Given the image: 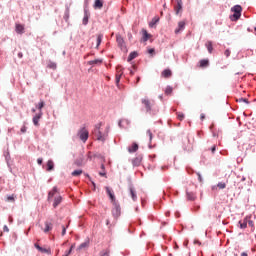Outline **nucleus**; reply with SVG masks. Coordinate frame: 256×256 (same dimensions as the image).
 <instances>
[{"instance_id":"1","label":"nucleus","mask_w":256,"mask_h":256,"mask_svg":"<svg viewBox=\"0 0 256 256\" xmlns=\"http://www.w3.org/2000/svg\"><path fill=\"white\" fill-rule=\"evenodd\" d=\"M231 11L234 14L230 16V19L232 21H239V19L241 18V12L243 11L241 5H235L234 7H232Z\"/></svg>"},{"instance_id":"2","label":"nucleus","mask_w":256,"mask_h":256,"mask_svg":"<svg viewBox=\"0 0 256 256\" xmlns=\"http://www.w3.org/2000/svg\"><path fill=\"white\" fill-rule=\"evenodd\" d=\"M141 104L143 105L146 113H151V111H153V101H151L148 97L142 98Z\"/></svg>"},{"instance_id":"3","label":"nucleus","mask_w":256,"mask_h":256,"mask_svg":"<svg viewBox=\"0 0 256 256\" xmlns=\"http://www.w3.org/2000/svg\"><path fill=\"white\" fill-rule=\"evenodd\" d=\"M112 205V216L114 219H119L121 217V205H119V202H113Z\"/></svg>"},{"instance_id":"4","label":"nucleus","mask_w":256,"mask_h":256,"mask_svg":"<svg viewBox=\"0 0 256 256\" xmlns=\"http://www.w3.org/2000/svg\"><path fill=\"white\" fill-rule=\"evenodd\" d=\"M78 137L81 141H83V143H87V139H89V131L86 130L85 127L81 128L78 131Z\"/></svg>"},{"instance_id":"5","label":"nucleus","mask_w":256,"mask_h":256,"mask_svg":"<svg viewBox=\"0 0 256 256\" xmlns=\"http://www.w3.org/2000/svg\"><path fill=\"white\" fill-rule=\"evenodd\" d=\"M109 135V126L106 127L104 132H99V134L96 136L97 141L105 142L107 139V136Z\"/></svg>"},{"instance_id":"6","label":"nucleus","mask_w":256,"mask_h":256,"mask_svg":"<svg viewBox=\"0 0 256 256\" xmlns=\"http://www.w3.org/2000/svg\"><path fill=\"white\" fill-rule=\"evenodd\" d=\"M89 17H91V13L89 12V9L87 7L84 8V17L82 20V25H88L89 24Z\"/></svg>"},{"instance_id":"7","label":"nucleus","mask_w":256,"mask_h":256,"mask_svg":"<svg viewBox=\"0 0 256 256\" xmlns=\"http://www.w3.org/2000/svg\"><path fill=\"white\" fill-rule=\"evenodd\" d=\"M107 195L110 197L112 203H117V199L115 198V193L109 188V186L105 187Z\"/></svg>"},{"instance_id":"8","label":"nucleus","mask_w":256,"mask_h":256,"mask_svg":"<svg viewBox=\"0 0 256 256\" xmlns=\"http://www.w3.org/2000/svg\"><path fill=\"white\" fill-rule=\"evenodd\" d=\"M177 5L174 6L176 15H179L183 11V0H176Z\"/></svg>"},{"instance_id":"9","label":"nucleus","mask_w":256,"mask_h":256,"mask_svg":"<svg viewBox=\"0 0 256 256\" xmlns=\"http://www.w3.org/2000/svg\"><path fill=\"white\" fill-rule=\"evenodd\" d=\"M41 117H43V111L38 112L33 117L32 121H33V124L35 125V127H39V120L41 119Z\"/></svg>"},{"instance_id":"10","label":"nucleus","mask_w":256,"mask_h":256,"mask_svg":"<svg viewBox=\"0 0 256 256\" xmlns=\"http://www.w3.org/2000/svg\"><path fill=\"white\" fill-rule=\"evenodd\" d=\"M129 193L132 200L137 201V191H135V187H133V185L129 186Z\"/></svg>"},{"instance_id":"11","label":"nucleus","mask_w":256,"mask_h":256,"mask_svg":"<svg viewBox=\"0 0 256 256\" xmlns=\"http://www.w3.org/2000/svg\"><path fill=\"white\" fill-rule=\"evenodd\" d=\"M44 225H45V228L43 229L44 233H49V231H53V223L46 221Z\"/></svg>"},{"instance_id":"12","label":"nucleus","mask_w":256,"mask_h":256,"mask_svg":"<svg viewBox=\"0 0 256 256\" xmlns=\"http://www.w3.org/2000/svg\"><path fill=\"white\" fill-rule=\"evenodd\" d=\"M121 66H117V74H116V85H119V82L121 81V76L123 75V72H121Z\"/></svg>"},{"instance_id":"13","label":"nucleus","mask_w":256,"mask_h":256,"mask_svg":"<svg viewBox=\"0 0 256 256\" xmlns=\"http://www.w3.org/2000/svg\"><path fill=\"white\" fill-rule=\"evenodd\" d=\"M185 30V22L184 21H180L178 23V27L175 29V33L176 35H178V33H181V31Z\"/></svg>"},{"instance_id":"14","label":"nucleus","mask_w":256,"mask_h":256,"mask_svg":"<svg viewBox=\"0 0 256 256\" xmlns=\"http://www.w3.org/2000/svg\"><path fill=\"white\" fill-rule=\"evenodd\" d=\"M62 201H63V197H61V196L55 197L54 202H53L54 209H57V207H59V205H61Z\"/></svg>"},{"instance_id":"15","label":"nucleus","mask_w":256,"mask_h":256,"mask_svg":"<svg viewBox=\"0 0 256 256\" xmlns=\"http://www.w3.org/2000/svg\"><path fill=\"white\" fill-rule=\"evenodd\" d=\"M139 150V145L137 143H133L132 146L128 147V153H136Z\"/></svg>"},{"instance_id":"16","label":"nucleus","mask_w":256,"mask_h":256,"mask_svg":"<svg viewBox=\"0 0 256 256\" xmlns=\"http://www.w3.org/2000/svg\"><path fill=\"white\" fill-rule=\"evenodd\" d=\"M116 41H117L119 47H121V49H123V47H125V40H123V37L121 35L116 36Z\"/></svg>"},{"instance_id":"17","label":"nucleus","mask_w":256,"mask_h":256,"mask_svg":"<svg viewBox=\"0 0 256 256\" xmlns=\"http://www.w3.org/2000/svg\"><path fill=\"white\" fill-rule=\"evenodd\" d=\"M143 160V158L141 157V156H138V157H136V158H134L133 160H132V165L134 166V167H139V165H141V161Z\"/></svg>"},{"instance_id":"18","label":"nucleus","mask_w":256,"mask_h":256,"mask_svg":"<svg viewBox=\"0 0 256 256\" xmlns=\"http://www.w3.org/2000/svg\"><path fill=\"white\" fill-rule=\"evenodd\" d=\"M93 7L94 9H103V0H95Z\"/></svg>"},{"instance_id":"19","label":"nucleus","mask_w":256,"mask_h":256,"mask_svg":"<svg viewBox=\"0 0 256 256\" xmlns=\"http://www.w3.org/2000/svg\"><path fill=\"white\" fill-rule=\"evenodd\" d=\"M69 17H70V10H69V6H66L65 12H64V16L63 19L66 23H69Z\"/></svg>"},{"instance_id":"20","label":"nucleus","mask_w":256,"mask_h":256,"mask_svg":"<svg viewBox=\"0 0 256 256\" xmlns=\"http://www.w3.org/2000/svg\"><path fill=\"white\" fill-rule=\"evenodd\" d=\"M75 165H77V167H81L82 165H85V159L83 158V156H80L75 160Z\"/></svg>"},{"instance_id":"21","label":"nucleus","mask_w":256,"mask_h":256,"mask_svg":"<svg viewBox=\"0 0 256 256\" xmlns=\"http://www.w3.org/2000/svg\"><path fill=\"white\" fill-rule=\"evenodd\" d=\"M186 195H187L188 201H195V199H197V196L193 192L187 191Z\"/></svg>"},{"instance_id":"22","label":"nucleus","mask_w":256,"mask_h":256,"mask_svg":"<svg viewBox=\"0 0 256 256\" xmlns=\"http://www.w3.org/2000/svg\"><path fill=\"white\" fill-rule=\"evenodd\" d=\"M53 169H55V163L53 160H48L46 171H53Z\"/></svg>"},{"instance_id":"23","label":"nucleus","mask_w":256,"mask_h":256,"mask_svg":"<svg viewBox=\"0 0 256 256\" xmlns=\"http://www.w3.org/2000/svg\"><path fill=\"white\" fill-rule=\"evenodd\" d=\"M209 66V59H202L200 60V67L205 69Z\"/></svg>"},{"instance_id":"24","label":"nucleus","mask_w":256,"mask_h":256,"mask_svg":"<svg viewBox=\"0 0 256 256\" xmlns=\"http://www.w3.org/2000/svg\"><path fill=\"white\" fill-rule=\"evenodd\" d=\"M101 131V123H98L95 125V128L93 130V135H95L96 137L99 135Z\"/></svg>"},{"instance_id":"25","label":"nucleus","mask_w":256,"mask_h":256,"mask_svg":"<svg viewBox=\"0 0 256 256\" xmlns=\"http://www.w3.org/2000/svg\"><path fill=\"white\" fill-rule=\"evenodd\" d=\"M103 63V59H95L88 61V65H101Z\"/></svg>"},{"instance_id":"26","label":"nucleus","mask_w":256,"mask_h":256,"mask_svg":"<svg viewBox=\"0 0 256 256\" xmlns=\"http://www.w3.org/2000/svg\"><path fill=\"white\" fill-rule=\"evenodd\" d=\"M208 53H213V42L211 41H207L205 44Z\"/></svg>"},{"instance_id":"27","label":"nucleus","mask_w":256,"mask_h":256,"mask_svg":"<svg viewBox=\"0 0 256 256\" xmlns=\"http://www.w3.org/2000/svg\"><path fill=\"white\" fill-rule=\"evenodd\" d=\"M218 189H225V183L220 182L217 186H212V191H217Z\"/></svg>"},{"instance_id":"28","label":"nucleus","mask_w":256,"mask_h":256,"mask_svg":"<svg viewBox=\"0 0 256 256\" xmlns=\"http://www.w3.org/2000/svg\"><path fill=\"white\" fill-rule=\"evenodd\" d=\"M143 33V41H149V39L151 38V34H149V32H147V30H142Z\"/></svg>"},{"instance_id":"29","label":"nucleus","mask_w":256,"mask_h":256,"mask_svg":"<svg viewBox=\"0 0 256 256\" xmlns=\"http://www.w3.org/2000/svg\"><path fill=\"white\" fill-rule=\"evenodd\" d=\"M159 21V17L156 16L154 17L151 22L149 23V27H151V29H153V27H155V25L157 24V22Z\"/></svg>"},{"instance_id":"30","label":"nucleus","mask_w":256,"mask_h":256,"mask_svg":"<svg viewBox=\"0 0 256 256\" xmlns=\"http://www.w3.org/2000/svg\"><path fill=\"white\" fill-rule=\"evenodd\" d=\"M43 107H45V101L40 100V102L36 105V109H38L39 113H41V111H43Z\"/></svg>"},{"instance_id":"31","label":"nucleus","mask_w":256,"mask_h":256,"mask_svg":"<svg viewBox=\"0 0 256 256\" xmlns=\"http://www.w3.org/2000/svg\"><path fill=\"white\" fill-rule=\"evenodd\" d=\"M172 73L169 69H165L163 72H162V76L165 77L166 79H169V77H171Z\"/></svg>"},{"instance_id":"32","label":"nucleus","mask_w":256,"mask_h":256,"mask_svg":"<svg viewBox=\"0 0 256 256\" xmlns=\"http://www.w3.org/2000/svg\"><path fill=\"white\" fill-rule=\"evenodd\" d=\"M55 193H57V186H54L52 191L48 193V199H51L52 197H55Z\"/></svg>"},{"instance_id":"33","label":"nucleus","mask_w":256,"mask_h":256,"mask_svg":"<svg viewBox=\"0 0 256 256\" xmlns=\"http://www.w3.org/2000/svg\"><path fill=\"white\" fill-rule=\"evenodd\" d=\"M87 247H89V240H87V241L81 243V244L79 245V247H78V250L81 251V249H85V248H87Z\"/></svg>"},{"instance_id":"34","label":"nucleus","mask_w":256,"mask_h":256,"mask_svg":"<svg viewBox=\"0 0 256 256\" xmlns=\"http://www.w3.org/2000/svg\"><path fill=\"white\" fill-rule=\"evenodd\" d=\"M23 31H25V28L23 27V25L17 24L16 25V33L21 34V33H23Z\"/></svg>"},{"instance_id":"35","label":"nucleus","mask_w":256,"mask_h":256,"mask_svg":"<svg viewBox=\"0 0 256 256\" xmlns=\"http://www.w3.org/2000/svg\"><path fill=\"white\" fill-rule=\"evenodd\" d=\"M137 52H131L128 56V61H133V59H137Z\"/></svg>"},{"instance_id":"36","label":"nucleus","mask_w":256,"mask_h":256,"mask_svg":"<svg viewBox=\"0 0 256 256\" xmlns=\"http://www.w3.org/2000/svg\"><path fill=\"white\" fill-rule=\"evenodd\" d=\"M83 173V170H74L72 172V177H79Z\"/></svg>"},{"instance_id":"37","label":"nucleus","mask_w":256,"mask_h":256,"mask_svg":"<svg viewBox=\"0 0 256 256\" xmlns=\"http://www.w3.org/2000/svg\"><path fill=\"white\" fill-rule=\"evenodd\" d=\"M101 41H103V36H102V34H99L97 36V44H96L97 48L99 47V45H101Z\"/></svg>"},{"instance_id":"38","label":"nucleus","mask_w":256,"mask_h":256,"mask_svg":"<svg viewBox=\"0 0 256 256\" xmlns=\"http://www.w3.org/2000/svg\"><path fill=\"white\" fill-rule=\"evenodd\" d=\"M171 93H173V87L167 86L166 89H165V94L166 95H171Z\"/></svg>"},{"instance_id":"39","label":"nucleus","mask_w":256,"mask_h":256,"mask_svg":"<svg viewBox=\"0 0 256 256\" xmlns=\"http://www.w3.org/2000/svg\"><path fill=\"white\" fill-rule=\"evenodd\" d=\"M48 68L49 69H57V63H55V62H49L48 63Z\"/></svg>"},{"instance_id":"40","label":"nucleus","mask_w":256,"mask_h":256,"mask_svg":"<svg viewBox=\"0 0 256 256\" xmlns=\"http://www.w3.org/2000/svg\"><path fill=\"white\" fill-rule=\"evenodd\" d=\"M177 119H179V121H183V119H185V114L182 112H177Z\"/></svg>"},{"instance_id":"41","label":"nucleus","mask_w":256,"mask_h":256,"mask_svg":"<svg viewBox=\"0 0 256 256\" xmlns=\"http://www.w3.org/2000/svg\"><path fill=\"white\" fill-rule=\"evenodd\" d=\"M109 253H110L109 249H106V250H102L99 255L100 256H109Z\"/></svg>"},{"instance_id":"42","label":"nucleus","mask_w":256,"mask_h":256,"mask_svg":"<svg viewBox=\"0 0 256 256\" xmlns=\"http://www.w3.org/2000/svg\"><path fill=\"white\" fill-rule=\"evenodd\" d=\"M7 201H10V202H12V203H15V195H10V196H7V199H6Z\"/></svg>"},{"instance_id":"43","label":"nucleus","mask_w":256,"mask_h":256,"mask_svg":"<svg viewBox=\"0 0 256 256\" xmlns=\"http://www.w3.org/2000/svg\"><path fill=\"white\" fill-rule=\"evenodd\" d=\"M39 251H40V253H47V254L51 253V250L43 248V247H41Z\"/></svg>"},{"instance_id":"44","label":"nucleus","mask_w":256,"mask_h":256,"mask_svg":"<svg viewBox=\"0 0 256 256\" xmlns=\"http://www.w3.org/2000/svg\"><path fill=\"white\" fill-rule=\"evenodd\" d=\"M146 134L148 135L150 141H153V132H151V130H147Z\"/></svg>"},{"instance_id":"45","label":"nucleus","mask_w":256,"mask_h":256,"mask_svg":"<svg viewBox=\"0 0 256 256\" xmlns=\"http://www.w3.org/2000/svg\"><path fill=\"white\" fill-rule=\"evenodd\" d=\"M20 131L21 133H27V126H22Z\"/></svg>"},{"instance_id":"46","label":"nucleus","mask_w":256,"mask_h":256,"mask_svg":"<svg viewBox=\"0 0 256 256\" xmlns=\"http://www.w3.org/2000/svg\"><path fill=\"white\" fill-rule=\"evenodd\" d=\"M67 228L65 226H62V236L66 235Z\"/></svg>"},{"instance_id":"47","label":"nucleus","mask_w":256,"mask_h":256,"mask_svg":"<svg viewBox=\"0 0 256 256\" xmlns=\"http://www.w3.org/2000/svg\"><path fill=\"white\" fill-rule=\"evenodd\" d=\"M87 157H88V160L91 161L93 159V153L88 152Z\"/></svg>"},{"instance_id":"48","label":"nucleus","mask_w":256,"mask_h":256,"mask_svg":"<svg viewBox=\"0 0 256 256\" xmlns=\"http://www.w3.org/2000/svg\"><path fill=\"white\" fill-rule=\"evenodd\" d=\"M3 231L4 233H9V227L7 225H4Z\"/></svg>"},{"instance_id":"49","label":"nucleus","mask_w":256,"mask_h":256,"mask_svg":"<svg viewBox=\"0 0 256 256\" xmlns=\"http://www.w3.org/2000/svg\"><path fill=\"white\" fill-rule=\"evenodd\" d=\"M74 247H75V246L72 245V246L70 247V249L66 251V252H67V255H71V252L73 251V248H74Z\"/></svg>"},{"instance_id":"50","label":"nucleus","mask_w":256,"mask_h":256,"mask_svg":"<svg viewBox=\"0 0 256 256\" xmlns=\"http://www.w3.org/2000/svg\"><path fill=\"white\" fill-rule=\"evenodd\" d=\"M37 163L38 165H43V158H38Z\"/></svg>"},{"instance_id":"51","label":"nucleus","mask_w":256,"mask_h":256,"mask_svg":"<svg viewBox=\"0 0 256 256\" xmlns=\"http://www.w3.org/2000/svg\"><path fill=\"white\" fill-rule=\"evenodd\" d=\"M148 53H149L150 55H153V53H155V49L150 48V49L148 50Z\"/></svg>"},{"instance_id":"52","label":"nucleus","mask_w":256,"mask_h":256,"mask_svg":"<svg viewBox=\"0 0 256 256\" xmlns=\"http://www.w3.org/2000/svg\"><path fill=\"white\" fill-rule=\"evenodd\" d=\"M240 101L249 104V100H247L246 98H241Z\"/></svg>"},{"instance_id":"53","label":"nucleus","mask_w":256,"mask_h":256,"mask_svg":"<svg viewBox=\"0 0 256 256\" xmlns=\"http://www.w3.org/2000/svg\"><path fill=\"white\" fill-rule=\"evenodd\" d=\"M34 247L38 250V251H40L41 250V246L39 245V244H34Z\"/></svg>"},{"instance_id":"54","label":"nucleus","mask_w":256,"mask_h":256,"mask_svg":"<svg viewBox=\"0 0 256 256\" xmlns=\"http://www.w3.org/2000/svg\"><path fill=\"white\" fill-rule=\"evenodd\" d=\"M18 57H19V59H23V52H19Z\"/></svg>"},{"instance_id":"55","label":"nucleus","mask_w":256,"mask_h":256,"mask_svg":"<svg viewBox=\"0 0 256 256\" xmlns=\"http://www.w3.org/2000/svg\"><path fill=\"white\" fill-rule=\"evenodd\" d=\"M200 119H201V121H203V119H205V114H201Z\"/></svg>"},{"instance_id":"56","label":"nucleus","mask_w":256,"mask_h":256,"mask_svg":"<svg viewBox=\"0 0 256 256\" xmlns=\"http://www.w3.org/2000/svg\"><path fill=\"white\" fill-rule=\"evenodd\" d=\"M99 175H100L101 177H105L106 174H105V172H100Z\"/></svg>"},{"instance_id":"57","label":"nucleus","mask_w":256,"mask_h":256,"mask_svg":"<svg viewBox=\"0 0 256 256\" xmlns=\"http://www.w3.org/2000/svg\"><path fill=\"white\" fill-rule=\"evenodd\" d=\"M207 216H208V217H211V210H209V211L207 212Z\"/></svg>"},{"instance_id":"58","label":"nucleus","mask_w":256,"mask_h":256,"mask_svg":"<svg viewBox=\"0 0 256 256\" xmlns=\"http://www.w3.org/2000/svg\"><path fill=\"white\" fill-rule=\"evenodd\" d=\"M215 149H216L215 146H213L211 149L212 153H215Z\"/></svg>"},{"instance_id":"59","label":"nucleus","mask_w":256,"mask_h":256,"mask_svg":"<svg viewBox=\"0 0 256 256\" xmlns=\"http://www.w3.org/2000/svg\"><path fill=\"white\" fill-rule=\"evenodd\" d=\"M122 123H123V120H120L118 123L119 127H121Z\"/></svg>"},{"instance_id":"60","label":"nucleus","mask_w":256,"mask_h":256,"mask_svg":"<svg viewBox=\"0 0 256 256\" xmlns=\"http://www.w3.org/2000/svg\"><path fill=\"white\" fill-rule=\"evenodd\" d=\"M226 57H229V50H226Z\"/></svg>"},{"instance_id":"61","label":"nucleus","mask_w":256,"mask_h":256,"mask_svg":"<svg viewBox=\"0 0 256 256\" xmlns=\"http://www.w3.org/2000/svg\"><path fill=\"white\" fill-rule=\"evenodd\" d=\"M245 227H247V224L241 225L242 229H245Z\"/></svg>"},{"instance_id":"62","label":"nucleus","mask_w":256,"mask_h":256,"mask_svg":"<svg viewBox=\"0 0 256 256\" xmlns=\"http://www.w3.org/2000/svg\"><path fill=\"white\" fill-rule=\"evenodd\" d=\"M129 39H131V37H133V35H131V33L128 34Z\"/></svg>"},{"instance_id":"63","label":"nucleus","mask_w":256,"mask_h":256,"mask_svg":"<svg viewBox=\"0 0 256 256\" xmlns=\"http://www.w3.org/2000/svg\"><path fill=\"white\" fill-rule=\"evenodd\" d=\"M139 81H141V78H140V77L137 78V83H139Z\"/></svg>"},{"instance_id":"64","label":"nucleus","mask_w":256,"mask_h":256,"mask_svg":"<svg viewBox=\"0 0 256 256\" xmlns=\"http://www.w3.org/2000/svg\"><path fill=\"white\" fill-rule=\"evenodd\" d=\"M109 223H110V221H109V220H107V221H106V225H109Z\"/></svg>"}]
</instances>
